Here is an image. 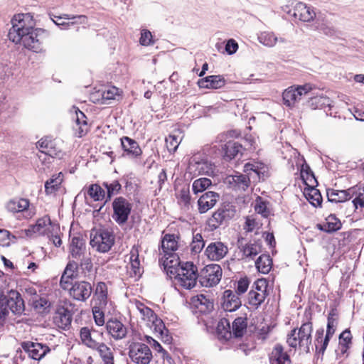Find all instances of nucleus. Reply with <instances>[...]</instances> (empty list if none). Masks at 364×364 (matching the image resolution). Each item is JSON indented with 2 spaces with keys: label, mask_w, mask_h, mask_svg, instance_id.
<instances>
[{
  "label": "nucleus",
  "mask_w": 364,
  "mask_h": 364,
  "mask_svg": "<svg viewBox=\"0 0 364 364\" xmlns=\"http://www.w3.org/2000/svg\"><path fill=\"white\" fill-rule=\"evenodd\" d=\"M24 310V301L18 291L10 290L6 294L0 296V320L5 318L9 311L14 315L20 316Z\"/></svg>",
  "instance_id": "1"
},
{
  "label": "nucleus",
  "mask_w": 364,
  "mask_h": 364,
  "mask_svg": "<svg viewBox=\"0 0 364 364\" xmlns=\"http://www.w3.org/2000/svg\"><path fill=\"white\" fill-rule=\"evenodd\" d=\"M12 27L9 29L8 37L15 43H20L21 34H26L34 30L35 21L33 16L29 14H18L11 20Z\"/></svg>",
  "instance_id": "2"
},
{
  "label": "nucleus",
  "mask_w": 364,
  "mask_h": 364,
  "mask_svg": "<svg viewBox=\"0 0 364 364\" xmlns=\"http://www.w3.org/2000/svg\"><path fill=\"white\" fill-rule=\"evenodd\" d=\"M312 330V323L306 321L301 325L298 331L296 328H294L290 331L287 335V343L292 348L299 346L308 352L311 343Z\"/></svg>",
  "instance_id": "3"
},
{
  "label": "nucleus",
  "mask_w": 364,
  "mask_h": 364,
  "mask_svg": "<svg viewBox=\"0 0 364 364\" xmlns=\"http://www.w3.org/2000/svg\"><path fill=\"white\" fill-rule=\"evenodd\" d=\"M136 307L139 311L141 318L152 323L151 327L154 328L156 333L160 335L161 341L164 343H170L172 341V337L168 334V330L165 327L162 320L158 318L154 311L144 304L138 301L136 302Z\"/></svg>",
  "instance_id": "4"
},
{
  "label": "nucleus",
  "mask_w": 364,
  "mask_h": 364,
  "mask_svg": "<svg viewBox=\"0 0 364 364\" xmlns=\"http://www.w3.org/2000/svg\"><path fill=\"white\" fill-rule=\"evenodd\" d=\"M173 277L181 287L191 289L196 286L198 279V268L191 262H183Z\"/></svg>",
  "instance_id": "5"
},
{
  "label": "nucleus",
  "mask_w": 364,
  "mask_h": 364,
  "mask_svg": "<svg viewBox=\"0 0 364 364\" xmlns=\"http://www.w3.org/2000/svg\"><path fill=\"white\" fill-rule=\"evenodd\" d=\"M113 232L106 228L92 229L90 233V245L99 252L110 250L114 243Z\"/></svg>",
  "instance_id": "6"
},
{
  "label": "nucleus",
  "mask_w": 364,
  "mask_h": 364,
  "mask_svg": "<svg viewBox=\"0 0 364 364\" xmlns=\"http://www.w3.org/2000/svg\"><path fill=\"white\" fill-rule=\"evenodd\" d=\"M48 37L49 33L47 31L42 28H35L24 35L21 34L20 43L26 48L38 53L43 50V46Z\"/></svg>",
  "instance_id": "7"
},
{
  "label": "nucleus",
  "mask_w": 364,
  "mask_h": 364,
  "mask_svg": "<svg viewBox=\"0 0 364 364\" xmlns=\"http://www.w3.org/2000/svg\"><path fill=\"white\" fill-rule=\"evenodd\" d=\"M222 268L218 264H210L204 267L198 274V280L201 286L213 287L221 280Z\"/></svg>",
  "instance_id": "8"
},
{
  "label": "nucleus",
  "mask_w": 364,
  "mask_h": 364,
  "mask_svg": "<svg viewBox=\"0 0 364 364\" xmlns=\"http://www.w3.org/2000/svg\"><path fill=\"white\" fill-rule=\"evenodd\" d=\"M132 205L122 196L114 198L112 202V218L119 225L125 224L129 218Z\"/></svg>",
  "instance_id": "9"
},
{
  "label": "nucleus",
  "mask_w": 364,
  "mask_h": 364,
  "mask_svg": "<svg viewBox=\"0 0 364 364\" xmlns=\"http://www.w3.org/2000/svg\"><path fill=\"white\" fill-rule=\"evenodd\" d=\"M129 356L136 364H149L153 355L149 347L142 343H133L129 347Z\"/></svg>",
  "instance_id": "10"
},
{
  "label": "nucleus",
  "mask_w": 364,
  "mask_h": 364,
  "mask_svg": "<svg viewBox=\"0 0 364 364\" xmlns=\"http://www.w3.org/2000/svg\"><path fill=\"white\" fill-rule=\"evenodd\" d=\"M311 90L310 84L298 86L297 87H289L286 89L282 95L284 104L287 107H293L296 102L299 101L302 95H306Z\"/></svg>",
  "instance_id": "11"
},
{
  "label": "nucleus",
  "mask_w": 364,
  "mask_h": 364,
  "mask_svg": "<svg viewBox=\"0 0 364 364\" xmlns=\"http://www.w3.org/2000/svg\"><path fill=\"white\" fill-rule=\"evenodd\" d=\"M21 346L28 358L35 360H41L50 351L48 346L38 342L24 341Z\"/></svg>",
  "instance_id": "12"
},
{
  "label": "nucleus",
  "mask_w": 364,
  "mask_h": 364,
  "mask_svg": "<svg viewBox=\"0 0 364 364\" xmlns=\"http://www.w3.org/2000/svg\"><path fill=\"white\" fill-rule=\"evenodd\" d=\"M70 296L79 301H85L91 296L92 287L86 281H75L69 287Z\"/></svg>",
  "instance_id": "13"
},
{
  "label": "nucleus",
  "mask_w": 364,
  "mask_h": 364,
  "mask_svg": "<svg viewBox=\"0 0 364 364\" xmlns=\"http://www.w3.org/2000/svg\"><path fill=\"white\" fill-rule=\"evenodd\" d=\"M235 213V210L229 205L220 208L208 219V225L211 230H214L219 228L224 221L232 218Z\"/></svg>",
  "instance_id": "14"
},
{
  "label": "nucleus",
  "mask_w": 364,
  "mask_h": 364,
  "mask_svg": "<svg viewBox=\"0 0 364 364\" xmlns=\"http://www.w3.org/2000/svg\"><path fill=\"white\" fill-rule=\"evenodd\" d=\"M30 202L26 198H14L8 202L6 208L9 212L14 213H21L23 217L26 219L31 218L34 215L35 212L33 211L30 208Z\"/></svg>",
  "instance_id": "15"
},
{
  "label": "nucleus",
  "mask_w": 364,
  "mask_h": 364,
  "mask_svg": "<svg viewBox=\"0 0 364 364\" xmlns=\"http://www.w3.org/2000/svg\"><path fill=\"white\" fill-rule=\"evenodd\" d=\"M237 247L242 255V259L252 260L255 257L262 252V245L260 243L246 242L245 239L240 237L237 240Z\"/></svg>",
  "instance_id": "16"
},
{
  "label": "nucleus",
  "mask_w": 364,
  "mask_h": 364,
  "mask_svg": "<svg viewBox=\"0 0 364 364\" xmlns=\"http://www.w3.org/2000/svg\"><path fill=\"white\" fill-rule=\"evenodd\" d=\"M288 14L304 22H310L316 16V13L313 8L306 6V4L302 2L296 3L293 9L288 11Z\"/></svg>",
  "instance_id": "17"
},
{
  "label": "nucleus",
  "mask_w": 364,
  "mask_h": 364,
  "mask_svg": "<svg viewBox=\"0 0 364 364\" xmlns=\"http://www.w3.org/2000/svg\"><path fill=\"white\" fill-rule=\"evenodd\" d=\"M189 168L195 174L212 176L214 173L215 166L206 158L194 157L190 164Z\"/></svg>",
  "instance_id": "18"
},
{
  "label": "nucleus",
  "mask_w": 364,
  "mask_h": 364,
  "mask_svg": "<svg viewBox=\"0 0 364 364\" xmlns=\"http://www.w3.org/2000/svg\"><path fill=\"white\" fill-rule=\"evenodd\" d=\"M50 18L55 25L60 26L63 29H68L70 26L75 23H86L87 21V16L84 15L71 16L63 14L62 16H55L52 14L50 15Z\"/></svg>",
  "instance_id": "19"
},
{
  "label": "nucleus",
  "mask_w": 364,
  "mask_h": 364,
  "mask_svg": "<svg viewBox=\"0 0 364 364\" xmlns=\"http://www.w3.org/2000/svg\"><path fill=\"white\" fill-rule=\"evenodd\" d=\"M228 252L226 245L220 241L210 242L205 250L207 257L212 261H219L224 258Z\"/></svg>",
  "instance_id": "20"
},
{
  "label": "nucleus",
  "mask_w": 364,
  "mask_h": 364,
  "mask_svg": "<svg viewBox=\"0 0 364 364\" xmlns=\"http://www.w3.org/2000/svg\"><path fill=\"white\" fill-rule=\"evenodd\" d=\"M106 329L109 335L114 340H122L127 334V327L118 319L111 318L106 323Z\"/></svg>",
  "instance_id": "21"
},
{
  "label": "nucleus",
  "mask_w": 364,
  "mask_h": 364,
  "mask_svg": "<svg viewBox=\"0 0 364 364\" xmlns=\"http://www.w3.org/2000/svg\"><path fill=\"white\" fill-rule=\"evenodd\" d=\"M222 301V308L225 311H235L242 305V302L238 294L230 289L225 290L223 292Z\"/></svg>",
  "instance_id": "22"
},
{
  "label": "nucleus",
  "mask_w": 364,
  "mask_h": 364,
  "mask_svg": "<svg viewBox=\"0 0 364 364\" xmlns=\"http://www.w3.org/2000/svg\"><path fill=\"white\" fill-rule=\"evenodd\" d=\"M78 275V264L73 260L69 261L61 276L60 285L63 289H68L71 285V280Z\"/></svg>",
  "instance_id": "23"
},
{
  "label": "nucleus",
  "mask_w": 364,
  "mask_h": 364,
  "mask_svg": "<svg viewBox=\"0 0 364 364\" xmlns=\"http://www.w3.org/2000/svg\"><path fill=\"white\" fill-rule=\"evenodd\" d=\"M58 228V225L53 224L50 218L48 215H45L36 221V224L31 225L28 232H31L35 234H38L39 235H48L50 233V228H54V227Z\"/></svg>",
  "instance_id": "24"
},
{
  "label": "nucleus",
  "mask_w": 364,
  "mask_h": 364,
  "mask_svg": "<svg viewBox=\"0 0 364 364\" xmlns=\"http://www.w3.org/2000/svg\"><path fill=\"white\" fill-rule=\"evenodd\" d=\"M108 302V289L106 283L99 282L95 285L91 305L107 306Z\"/></svg>",
  "instance_id": "25"
},
{
  "label": "nucleus",
  "mask_w": 364,
  "mask_h": 364,
  "mask_svg": "<svg viewBox=\"0 0 364 364\" xmlns=\"http://www.w3.org/2000/svg\"><path fill=\"white\" fill-rule=\"evenodd\" d=\"M86 251L85 240L82 235L77 234L74 235L70 242V252L75 259H81L85 256Z\"/></svg>",
  "instance_id": "26"
},
{
  "label": "nucleus",
  "mask_w": 364,
  "mask_h": 364,
  "mask_svg": "<svg viewBox=\"0 0 364 364\" xmlns=\"http://www.w3.org/2000/svg\"><path fill=\"white\" fill-rule=\"evenodd\" d=\"M37 146L41 151L52 157H60L61 156V149L55 140H52L48 137L43 138L37 143Z\"/></svg>",
  "instance_id": "27"
},
{
  "label": "nucleus",
  "mask_w": 364,
  "mask_h": 364,
  "mask_svg": "<svg viewBox=\"0 0 364 364\" xmlns=\"http://www.w3.org/2000/svg\"><path fill=\"white\" fill-rule=\"evenodd\" d=\"M75 114V124L73 126L74 134L77 137H82L85 135L89 130V127L86 121L85 114L76 107H73Z\"/></svg>",
  "instance_id": "28"
},
{
  "label": "nucleus",
  "mask_w": 364,
  "mask_h": 364,
  "mask_svg": "<svg viewBox=\"0 0 364 364\" xmlns=\"http://www.w3.org/2000/svg\"><path fill=\"white\" fill-rule=\"evenodd\" d=\"M220 196L214 191H207L203 194L198 200V210L205 213L215 206Z\"/></svg>",
  "instance_id": "29"
},
{
  "label": "nucleus",
  "mask_w": 364,
  "mask_h": 364,
  "mask_svg": "<svg viewBox=\"0 0 364 364\" xmlns=\"http://www.w3.org/2000/svg\"><path fill=\"white\" fill-rule=\"evenodd\" d=\"M159 261L162 263L167 274L171 277L177 273L178 269H179L180 266L182 264L176 254H168L166 256L164 255Z\"/></svg>",
  "instance_id": "30"
},
{
  "label": "nucleus",
  "mask_w": 364,
  "mask_h": 364,
  "mask_svg": "<svg viewBox=\"0 0 364 364\" xmlns=\"http://www.w3.org/2000/svg\"><path fill=\"white\" fill-rule=\"evenodd\" d=\"M120 140L124 151V155L136 158L141 154L142 151L135 140L128 136H123Z\"/></svg>",
  "instance_id": "31"
},
{
  "label": "nucleus",
  "mask_w": 364,
  "mask_h": 364,
  "mask_svg": "<svg viewBox=\"0 0 364 364\" xmlns=\"http://www.w3.org/2000/svg\"><path fill=\"white\" fill-rule=\"evenodd\" d=\"M270 364H291L289 355L280 344H277L269 355Z\"/></svg>",
  "instance_id": "32"
},
{
  "label": "nucleus",
  "mask_w": 364,
  "mask_h": 364,
  "mask_svg": "<svg viewBox=\"0 0 364 364\" xmlns=\"http://www.w3.org/2000/svg\"><path fill=\"white\" fill-rule=\"evenodd\" d=\"M179 237L174 234H166L161 240V249L166 256L168 254H176L178 247Z\"/></svg>",
  "instance_id": "33"
},
{
  "label": "nucleus",
  "mask_w": 364,
  "mask_h": 364,
  "mask_svg": "<svg viewBox=\"0 0 364 364\" xmlns=\"http://www.w3.org/2000/svg\"><path fill=\"white\" fill-rule=\"evenodd\" d=\"M328 200L334 203H342L353 197V189L347 190H327Z\"/></svg>",
  "instance_id": "34"
},
{
  "label": "nucleus",
  "mask_w": 364,
  "mask_h": 364,
  "mask_svg": "<svg viewBox=\"0 0 364 364\" xmlns=\"http://www.w3.org/2000/svg\"><path fill=\"white\" fill-rule=\"evenodd\" d=\"M225 84V80L221 75H210L198 82V85L201 88L208 89H219L223 87Z\"/></svg>",
  "instance_id": "35"
},
{
  "label": "nucleus",
  "mask_w": 364,
  "mask_h": 364,
  "mask_svg": "<svg viewBox=\"0 0 364 364\" xmlns=\"http://www.w3.org/2000/svg\"><path fill=\"white\" fill-rule=\"evenodd\" d=\"M193 306L201 313L210 312L213 309V302L203 294L197 295L191 299Z\"/></svg>",
  "instance_id": "36"
},
{
  "label": "nucleus",
  "mask_w": 364,
  "mask_h": 364,
  "mask_svg": "<svg viewBox=\"0 0 364 364\" xmlns=\"http://www.w3.org/2000/svg\"><path fill=\"white\" fill-rule=\"evenodd\" d=\"M342 224L339 219L334 215H330L326 218V222L323 224H318V228L319 230L326 232H333L340 230Z\"/></svg>",
  "instance_id": "37"
},
{
  "label": "nucleus",
  "mask_w": 364,
  "mask_h": 364,
  "mask_svg": "<svg viewBox=\"0 0 364 364\" xmlns=\"http://www.w3.org/2000/svg\"><path fill=\"white\" fill-rule=\"evenodd\" d=\"M331 100L326 96H315L310 97L308 101V106L312 109H325L328 107V110L331 109Z\"/></svg>",
  "instance_id": "38"
},
{
  "label": "nucleus",
  "mask_w": 364,
  "mask_h": 364,
  "mask_svg": "<svg viewBox=\"0 0 364 364\" xmlns=\"http://www.w3.org/2000/svg\"><path fill=\"white\" fill-rule=\"evenodd\" d=\"M242 149V146L240 143L234 141H229L223 147L224 157L226 160H231L238 154L241 153Z\"/></svg>",
  "instance_id": "39"
},
{
  "label": "nucleus",
  "mask_w": 364,
  "mask_h": 364,
  "mask_svg": "<svg viewBox=\"0 0 364 364\" xmlns=\"http://www.w3.org/2000/svg\"><path fill=\"white\" fill-rule=\"evenodd\" d=\"M217 333L220 339L228 341L232 338L231 326L228 319L223 318L220 320L217 326Z\"/></svg>",
  "instance_id": "40"
},
{
  "label": "nucleus",
  "mask_w": 364,
  "mask_h": 364,
  "mask_svg": "<svg viewBox=\"0 0 364 364\" xmlns=\"http://www.w3.org/2000/svg\"><path fill=\"white\" fill-rule=\"evenodd\" d=\"M34 297L32 299V306L38 314H45L50 306L49 301L45 297H41L34 291Z\"/></svg>",
  "instance_id": "41"
},
{
  "label": "nucleus",
  "mask_w": 364,
  "mask_h": 364,
  "mask_svg": "<svg viewBox=\"0 0 364 364\" xmlns=\"http://www.w3.org/2000/svg\"><path fill=\"white\" fill-rule=\"evenodd\" d=\"M55 325L62 329H66L71 324V315L69 311L63 310L58 312L53 318Z\"/></svg>",
  "instance_id": "42"
},
{
  "label": "nucleus",
  "mask_w": 364,
  "mask_h": 364,
  "mask_svg": "<svg viewBox=\"0 0 364 364\" xmlns=\"http://www.w3.org/2000/svg\"><path fill=\"white\" fill-rule=\"evenodd\" d=\"M247 318L242 317L236 318L231 327L232 335L236 338L242 337L247 329Z\"/></svg>",
  "instance_id": "43"
},
{
  "label": "nucleus",
  "mask_w": 364,
  "mask_h": 364,
  "mask_svg": "<svg viewBox=\"0 0 364 364\" xmlns=\"http://www.w3.org/2000/svg\"><path fill=\"white\" fill-rule=\"evenodd\" d=\"M93 349L99 352L105 364H114L112 351L105 343L99 342Z\"/></svg>",
  "instance_id": "44"
},
{
  "label": "nucleus",
  "mask_w": 364,
  "mask_h": 364,
  "mask_svg": "<svg viewBox=\"0 0 364 364\" xmlns=\"http://www.w3.org/2000/svg\"><path fill=\"white\" fill-rule=\"evenodd\" d=\"M80 336L82 343L88 348L93 349L99 343L95 339L88 327H82L80 331Z\"/></svg>",
  "instance_id": "45"
},
{
  "label": "nucleus",
  "mask_w": 364,
  "mask_h": 364,
  "mask_svg": "<svg viewBox=\"0 0 364 364\" xmlns=\"http://www.w3.org/2000/svg\"><path fill=\"white\" fill-rule=\"evenodd\" d=\"M272 260L269 255H261L255 261V266L262 274H267L271 269Z\"/></svg>",
  "instance_id": "46"
},
{
  "label": "nucleus",
  "mask_w": 364,
  "mask_h": 364,
  "mask_svg": "<svg viewBox=\"0 0 364 364\" xmlns=\"http://www.w3.org/2000/svg\"><path fill=\"white\" fill-rule=\"evenodd\" d=\"M308 187L307 190H305L306 199L314 207L321 205L322 203V196L319 191L315 188L314 186Z\"/></svg>",
  "instance_id": "47"
},
{
  "label": "nucleus",
  "mask_w": 364,
  "mask_h": 364,
  "mask_svg": "<svg viewBox=\"0 0 364 364\" xmlns=\"http://www.w3.org/2000/svg\"><path fill=\"white\" fill-rule=\"evenodd\" d=\"M178 203L185 209L188 210L191 205V198L188 186H184L177 193Z\"/></svg>",
  "instance_id": "48"
},
{
  "label": "nucleus",
  "mask_w": 364,
  "mask_h": 364,
  "mask_svg": "<svg viewBox=\"0 0 364 364\" xmlns=\"http://www.w3.org/2000/svg\"><path fill=\"white\" fill-rule=\"evenodd\" d=\"M301 178L307 186H312L317 183L314 173L306 164H303L301 166Z\"/></svg>",
  "instance_id": "49"
},
{
  "label": "nucleus",
  "mask_w": 364,
  "mask_h": 364,
  "mask_svg": "<svg viewBox=\"0 0 364 364\" xmlns=\"http://www.w3.org/2000/svg\"><path fill=\"white\" fill-rule=\"evenodd\" d=\"M267 294L257 291H250L248 294L249 304L257 308L264 301Z\"/></svg>",
  "instance_id": "50"
},
{
  "label": "nucleus",
  "mask_w": 364,
  "mask_h": 364,
  "mask_svg": "<svg viewBox=\"0 0 364 364\" xmlns=\"http://www.w3.org/2000/svg\"><path fill=\"white\" fill-rule=\"evenodd\" d=\"M212 185L211 180L208 178H200L193 181L192 189L194 193L203 192Z\"/></svg>",
  "instance_id": "51"
},
{
  "label": "nucleus",
  "mask_w": 364,
  "mask_h": 364,
  "mask_svg": "<svg viewBox=\"0 0 364 364\" xmlns=\"http://www.w3.org/2000/svg\"><path fill=\"white\" fill-rule=\"evenodd\" d=\"M258 40L265 46L273 47L277 43L278 38L273 33L262 32L258 36Z\"/></svg>",
  "instance_id": "52"
},
{
  "label": "nucleus",
  "mask_w": 364,
  "mask_h": 364,
  "mask_svg": "<svg viewBox=\"0 0 364 364\" xmlns=\"http://www.w3.org/2000/svg\"><path fill=\"white\" fill-rule=\"evenodd\" d=\"M232 180L238 189L245 191L249 187L251 179L247 175L238 174L232 176Z\"/></svg>",
  "instance_id": "53"
},
{
  "label": "nucleus",
  "mask_w": 364,
  "mask_h": 364,
  "mask_svg": "<svg viewBox=\"0 0 364 364\" xmlns=\"http://www.w3.org/2000/svg\"><path fill=\"white\" fill-rule=\"evenodd\" d=\"M205 246V242L200 233L193 235V240L191 243V250L192 254H198L200 252Z\"/></svg>",
  "instance_id": "54"
},
{
  "label": "nucleus",
  "mask_w": 364,
  "mask_h": 364,
  "mask_svg": "<svg viewBox=\"0 0 364 364\" xmlns=\"http://www.w3.org/2000/svg\"><path fill=\"white\" fill-rule=\"evenodd\" d=\"M63 179L60 176L51 178L49 181L45 183V191L47 194H52L55 193L59 188Z\"/></svg>",
  "instance_id": "55"
},
{
  "label": "nucleus",
  "mask_w": 364,
  "mask_h": 364,
  "mask_svg": "<svg viewBox=\"0 0 364 364\" xmlns=\"http://www.w3.org/2000/svg\"><path fill=\"white\" fill-rule=\"evenodd\" d=\"M106 306H100L92 305V311L95 323L102 326L105 324V313L104 310Z\"/></svg>",
  "instance_id": "56"
},
{
  "label": "nucleus",
  "mask_w": 364,
  "mask_h": 364,
  "mask_svg": "<svg viewBox=\"0 0 364 364\" xmlns=\"http://www.w3.org/2000/svg\"><path fill=\"white\" fill-rule=\"evenodd\" d=\"M87 194L94 200H101L105 197V191L97 184H92L88 189Z\"/></svg>",
  "instance_id": "57"
},
{
  "label": "nucleus",
  "mask_w": 364,
  "mask_h": 364,
  "mask_svg": "<svg viewBox=\"0 0 364 364\" xmlns=\"http://www.w3.org/2000/svg\"><path fill=\"white\" fill-rule=\"evenodd\" d=\"M336 316L334 311L332 310L328 315L327 318V329L326 335L329 336L331 337L333 336L336 331V327L338 323L336 318L333 316Z\"/></svg>",
  "instance_id": "58"
},
{
  "label": "nucleus",
  "mask_w": 364,
  "mask_h": 364,
  "mask_svg": "<svg viewBox=\"0 0 364 364\" xmlns=\"http://www.w3.org/2000/svg\"><path fill=\"white\" fill-rule=\"evenodd\" d=\"M103 185L107 191V198L109 200L114 195L118 193L121 190V184L118 181H114L111 183H104Z\"/></svg>",
  "instance_id": "59"
},
{
  "label": "nucleus",
  "mask_w": 364,
  "mask_h": 364,
  "mask_svg": "<svg viewBox=\"0 0 364 364\" xmlns=\"http://www.w3.org/2000/svg\"><path fill=\"white\" fill-rule=\"evenodd\" d=\"M130 264L132 269L135 275L140 274V262L137 250H132L131 251Z\"/></svg>",
  "instance_id": "60"
},
{
  "label": "nucleus",
  "mask_w": 364,
  "mask_h": 364,
  "mask_svg": "<svg viewBox=\"0 0 364 364\" xmlns=\"http://www.w3.org/2000/svg\"><path fill=\"white\" fill-rule=\"evenodd\" d=\"M179 144L180 140H178V136L175 135L170 134L166 138V146L170 153L175 152Z\"/></svg>",
  "instance_id": "61"
},
{
  "label": "nucleus",
  "mask_w": 364,
  "mask_h": 364,
  "mask_svg": "<svg viewBox=\"0 0 364 364\" xmlns=\"http://www.w3.org/2000/svg\"><path fill=\"white\" fill-rule=\"evenodd\" d=\"M331 338V336L326 335L324 338L320 339L318 343H315L316 350L318 355H321V357H323Z\"/></svg>",
  "instance_id": "62"
},
{
  "label": "nucleus",
  "mask_w": 364,
  "mask_h": 364,
  "mask_svg": "<svg viewBox=\"0 0 364 364\" xmlns=\"http://www.w3.org/2000/svg\"><path fill=\"white\" fill-rule=\"evenodd\" d=\"M151 33L146 29L141 31L139 43L141 46H148L154 43Z\"/></svg>",
  "instance_id": "63"
},
{
  "label": "nucleus",
  "mask_w": 364,
  "mask_h": 364,
  "mask_svg": "<svg viewBox=\"0 0 364 364\" xmlns=\"http://www.w3.org/2000/svg\"><path fill=\"white\" fill-rule=\"evenodd\" d=\"M250 284V281L247 277L241 278L238 282L236 287V291L239 294H242L247 291Z\"/></svg>",
  "instance_id": "64"
}]
</instances>
